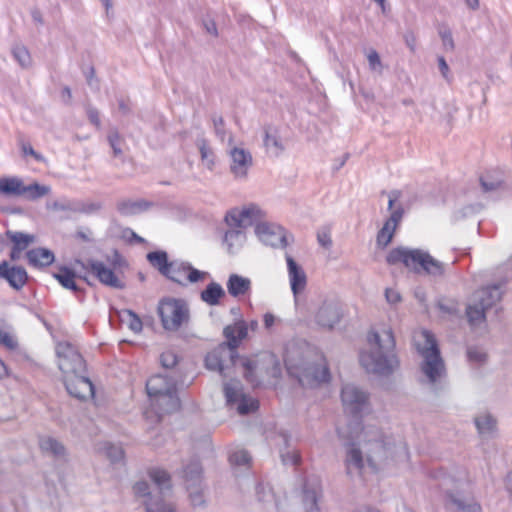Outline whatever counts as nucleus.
I'll list each match as a JSON object with an SVG mask.
<instances>
[{"instance_id":"f257e3e1","label":"nucleus","mask_w":512,"mask_h":512,"mask_svg":"<svg viewBox=\"0 0 512 512\" xmlns=\"http://www.w3.org/2000/svg\"><path fill=\"white\" fill-rule=\"evenodd\" d=\"M371 346L369 352L360 354V363L369 372L380 376H389L399 367L395 353V338L391 328L371 330L367 337Z\"/></svg>"},{"instance_id":"f03ea898","label":"nucleus","mask_w":512,"mask_h":512,"mask_svg":"<svg viewBox=\"0 0 512 512\" xmlns=\"http://www.w3.org/2000/svg\"><path fill=\"white\" fill-rule=\"evenodd\" d=\"M311 351L307 347L289 344L285 348L284 364L288 374L297 379L301 386L314 387L330 380L329 368L320 356L310 360Z\"/></svg>"},{"instance_id":"7ed1b4c3","label":"nucleus","mask_w":512,"mask_h":512,"mask_svg":"<svg viewBox=\"0 0 512 512\" xmlns=\"http://www.w3.org/2000/svg\"><path fill=\"white\" fill-rule=\"evenodd\" d=\"M415 343L417 351L422 357L420 369L425 377V382L434 391H437L446 377V367L435 336L424 329L415 336Z\"/></svg>"},{"instance_id":"20e7f679","label":"nucleus","mask_w":512,"mask_h":512,"mask_svg":"<svg viewBox=\"0 0 512 512\" xmlns=\"http://www.w3.org/2000/svg\"><path fill=\"white\" fill-rule=\"evenodd\" d=\"M389 265L403 264L415 273H425L432 277L443 276L452 264L441 262L421 249L396 247L386 256Z\"/></svg>"},{"instance_id":"39448f33","label":"nucleus","mask_w":512,"mask_h":512,"mask_svg":"<svg viewBox=\"0 0 512 512\" xmlns=\"http://www.w3.org/2000/svg\"><path fill=\"white\" fill-rule=\"evenodd\" d=\"M341 400L346 413L353 417L348 427H337L338 436L353 441L359 436L361 428V414L368 407L369 395L354 384H346L341 390Z\"/></svg>"},{"instance_id":"423d86ee","label":"nucleus","mask_w":512,"mask_h":512,"mask_svg":"<svg viewBox=\"0 0 512 512\" xmlns=\"http://www.w3.org/2000/svg\"><path fill=\"white\" fill-rule=\"evenodd\" d=\"M149 476L156 485L158 494H151L146 481L136 482L133 486L134 493L137 496L147 497L144 501L146 512H175L174 505L164 499L165 492L171 489V479L168 472L155 468L150 470Z\"/></svg>"},{"instance_id":"0eeeda50","label":"nucleus","mask_w":512,"mask_h":512,"mask_svg":"<svg viewBox=\"0 0 512 512\" xmlns=\"http://www.w3.org/2000/svg\"><path fill=\"white\" fill-rule=\"evenodd\" d=\"M232 328H224L223 334L227 340L209 352L205 357V366L208 370L217 371L226 376V370L230 369L238 359L237 341L232 336Z\"/></svg>"},{"instance_id":"6e6552de","label":"nucleus","mask_w":512,"mask_h":512,"mask_svg":"<svg viewBox=\"0 0 512 512\" xmlns=\"http://www.w3.org/2000/svg\"><path fill=\"white\" fill-rule=\"evenodd\" d=\"M158 314L163 328L167 331H177L190 320L189 307L182 299H162L158 305Z\"/></svg>"},{"instance_id":"1a4fd4ad","label":"nucleus","mask_w":512,"mask_h":512,"mask_svg":"<svg viewBox=\"0 0 512 512\" xmlns=\"http://www.w3.org/2000/svg\"><path fill=\"white\" fill-rule=\"evenodd\" d=\"M58 368L66 376L86 372V364L78 350L69 342H60L56 346Z\"/></svg>"},{"instance_id":"9d476101","label":"nucleus","mask_w":512,"mask_h":512,"mask_svg":"<svg viewBox=\"0 0 512 512\" xmlns=\"http://www.w3.org/2000/svg\"><path fill=\"white\" fill-rule=\"evenodd\" d=\"M388 196V210L391 211V214L377 233V244L383 247L387 246L392 241L394 233L404 216L403 206L401 204L395 206V202L400 197V191H391Z\"/></svg>"},{"instance_id":"9b49d317","label":"nucleus","mask_w":512,"mask_h":512,"mask_svg":"<svg viewBox=\"0 0 512 512\" xmlns=\"http://www.w3.org/2000/svg\"><path fill=\"white\" fill-rule=\"evenodd\" d=\"M183 478L193 507H204L202 490V467L198 460H192L183 470Z\"/></svg>"},{"instance_id":"f8f14e48","label":"nucleus","mask_w":512,"mask_h":512,"mask_svg":"<svg viewBox=\"0 0 512 512\" xmlns=\"http://www.w3.org/2000/svg\"><path fill=\"white\" fill-rule=\"evenodd\" d=\"M373 438L365 440L366 460L369 466L377 469V463L382 462L389 457H393L395 446L390 441H386L379 430L371 431Z\"/></svg>"},{"instance_id":"ddd939ff","label":"nucleus","mask_w":512,"mask_h":512,"mask_svg":"<svg viewBox=\"0 0 512 512\" xmlns=\"http://www.w3.org/2000/svg\"><path fill=\"white\" fill-rule=\"evenodd\" d=\"M227 153L230 159L229 169L237 180H245L253 165V157L249 150L233 145L232 136L228 140Z\"/></svg>"},{"instance_id":"4468645a","label":"nucleus","mask_w":512,"mask_h":512,"mask_svg":"<svg viewBox=\"0 0 512 512\" xmlns=\"http://www.w3.org/2000/svg\"><path fill=\"white\" fill-rule=\"evenodd\" d=\"M255 233L262 243L274 248H286L293 240L283 227L265 222L256 225Z\"/></svg>"},{"instance_id":"2eb2a0df","label":"nucleus","mask_w":512,"mask_h":512,"mask_svg":"<svg viewBox=\"0 0 512 512\" xmlns=\"http://www.w3.org/2000/svg\"><path fill=\"white\" fill-rule=\"evenodd\" d=\"M445 506L454 512H482L480 503L459 486L455 490L445 491Z\"/></svg>"},{"instance_id":"dca6fc26","label":"nucleus","mask_w":512,"mask_h":512,"mask_svg":"<svg viewBox=\"0 0 512 512\" xmlns=\"http://www.w3.org/2000/svg\"><path fill=\"white\" fill-rule=\"evenodd\" d=\"M206 275V272L194 268L188 262L174 260L170 261L169 272H167L165 277L175 283L185 285V281L196 283L202 280Z\"/></svg>"},{"instance_id":"f3484780","label":"nucleus","mask_w":512,"mask_h":512,"mask_svg":"<svg viewBox=\"0 0 512 512\" xmlns=\"http://www.w3.org/2000/svg\"><path fill=\"white\" fill-rule=\"evenodd\" d=\"M315 322L323 329L332 330L341 320L340 304L335 299H326L315 313Z\"/></svg>"},{"instance_id":"a211bd4d","label":"nucleus","mask_w":512,"mask_h":512,"mask_svg":"<svg viewBox=\"0 0 512 512\" xmlns=\"http://www.w3.org/2000/svg\"><path fill=\"white\" fill-rule=\"evenodd\" d=\"M64 386L68 394L78 400H87L94 396V385L84 373H78L63 378Z\"/></svg>"},{"instance_id":"6ab92c4d","label":"nucleus","mask_w":512,"mask_h":512,"mask_svg":"<svg viewBox=\"0 0 512 512\" xmlns=\"http://www.w3.org/2000/svg\"><path fill=\"white\" fill-rule=\"evenodd\" d=\"M509 281V277L498 281L497 283L489 284L473 294V301L481 304L489 310L497 303L500 302L505 292V286Z\"/></svg>"},{"instance_id":"aec40b11","label":"nucleus","mask_w":512,"mask_h":512,"mask_svg":"<svg viewBox=\"0 0 512 512\" xmlns=\"http://www.w3.org/2000/svg\"><path fill=\"white\" fill-rule=\"evenodd\" d=\"M177 379L169 372L150 377L146 382V391L150 398L160 394L177 391Z\"/></svg>"},{"instance_id":"412c9836","label":"nucleus","mask_w":512,"mask_h":512,"mask_svg":"<svg viewBox=\"0 0 512 512\" xmlns=\"http://www.w3.org/2000/svg\"><path fill=\"white\" fill-rule=\"evenodd\" d=\"M260 214V209L251 205L241 211L236 209L229 211L225 216V222L230 227L243 228L252 225L254 221L260 218Z\"/></svg>"},{"instance_id":"4be33fe9","label":"nucleus","mask_w":512,"mask_h":512,"mask_svg":"<svg viewBox=\"0 0 512 512\" xmlns=\"http://www.w3.org/2000/svg\"><path fill=\"white\" fill-rule=\"evenodd\" d=\"M87 264L90 271L102 284L117 289L124 288V284L118 279L113 270L106 267L103 262L89 260Z\"/></svg>"},{"instance_id":"5701e85b","label":"nucleus","mask_w":512,"mask_h":512,"mask_svg":"<svg viewBox=\"0 0 512 512\" xmlns=\"http://www.w3.org/2000/svg\"><path fill=\"white\" fill-rule=\"evenodd\" d=\"M0 278L5 279L15 290H20L26 284L28 275L23 267H10L7 261H2L0 263Z\"/></svg>"},{"instance_id":"b1692460","label":"nucleus","mask_w":512,"mask_h":512,"mask_svg":"<svg viewBox=\"0 0 512 512\" xmlns=\"http://www.w3.org/2000/svg\"><path fill=\"white\" fill-rule=\"evenodd\" d=\"M150 400L155 413L159 417L164 414L173 413L180 408V399L177 395V391L167 394H160L150 398Z\"/></svg>"},{"instance_id":"393cba45","label":"nucleus","mask_w":512,"mask_h":512,"mask_svg":"<svg viewBox=\"0 0 512 512\" xmlns=\"http://www.w3.org/2000/svg\"><path fill=\"white\" fill-rule=\"evenodd\" d=\"M474 424L481 439L489 440L497 435V420L489 412H481L474 417Z\"/></svg>"},{"instance_id":"a878e982","label":"nucleus","mask_w":512,"mask_h":512,"mask_svg":"<svg viewBox=\"0 0 512 512\" xmlns=\"http://www.w3.org/2000/svg\"><path fill=\"white\" fill-rule=\"evenodd\" d=\"M291 290L294 295L304 290L306 286V274L302 267L288 253L285 254Z\"/></svg>"},{"instance_id":"bb28decb","label":"nucleus","mask_w":512,"mask_h":512,"mask_svg":"<svg viewBox=\"0 0 512 512\" xmlns=\"http://www.w3.org/2000/svg\"><path fill=\"white\" fill-rule=\"evenodd\" d=\"M346 445V472L350 476L361 475L362 469L364 467L362 451L358 447H356V445L353 442L347 443Z\"/></svg>"},{"instance_id":"cd10ccee","label":"nucleus","mask_w":512,"mask_h":512,"mask_svg":"<svg viewBox=\"0 0 512 512\" xmlns=\"http://www.w3.org/2000/svg\"><path fill=\"white\" fill-rule=\"evenodd\" d=\"M26 258L29 265L35 268L50 266L54 260V253L47 248H34L26 252Z\"/></svg>"},{"instance_id":"c85d7f7f","label":"nucleus","mask_w":512,"mask_h":512,"mask_svg":"<svg viewBox=\"0 0 512 512\" xmlns=\"http://www.w3.org/2000/svg\"><path fill=\"white\" fill-rule=\"evenodd\" d=\"M321 489L316 484L305 482L303 485L302 502L306 512H320L318 500Z\"/></svg>"},{"instance_id":"c756f323","label":"nucleus","mask_w":512,"mask_h":512,"mask_svg":"<svg viewBox=\"0 0 512 512\" xmlns=\"http://www.w3.org/2000/svg\"><path fill=\"white\" fill-rule=\"evenodd\" d=\"M53 277L61 284L65 289L73 291L76 295L82 293V289L76 284L75 272L67 266H61L58 272L53 273Z\"/></svg>"},{"instance_id":"7c9ffc66","label":"nucleus","mask_w":512,"mask_h":512,"mask_svg":"<svg viewBox=\"0 0 512 512\" xmlns=\"http://www.w3.org/2000/svg\"><path fill=\"white\" fill-rule=\"evenodd\" d=\"M251 289V281L249 278L238 274H231L227 281L228 293L233 297H239L248 293Z\"/></svg>"},{"instance_id":"2f4dec72","label":"nucleus","mask_w":512,"mask_h":512,"mask_svg":"<svg viewBox=\"0 0 512 512\" xmlns=\"http://www.w3.org/2000/svg\"><path fill=\"white\" fill-rule=\"evenodd\" d=\"M256 493L259 501L269 502L273 505L276 512H288L287 499H277L270 489H265L262 484H258L256 487Z\"/></svg>"},{"instance_id":"473e14b6","label":"nucleus","mask_w":512,"mask_h":512,"mask_svg":"<svg viewBox=\"0 0 512 512\" xmlns=\"http://www.w3.org/2000/svg\"><path fill=\"white\" fill-rule=\"evenodd\" d=\"M231 228L232 229L226 231L223 241L227 246V251L233 254L243 246L246 236L241 228Z\"/></svg>"},{"instance_id":"72a5a7b5","label":"nucleus","mask_w":512,"mask_h":512,"mask_svg":"<svg viewBox=\"0 0 512 512\" xmlns=\"http://www.w3.org/2000/svg\"><path fill=\"white\" fill-rule=\"evenodd\" d=\"M39 445L44 453H48L55 458L61 459L65 457L66 449L64 445L57 439L50 436H43L39 439Z\"/></svg>"},{"instance_id":"f704fd0d","label":"nucleus","mask_w":512,"mask_h":512,"mask_svg":"<svg viewBox=\"0 0 512 512\" xmlns=\"http://www.w3.org/2000/svg\"><path fill=\"white\" fill-rule=\"evenodd\" d=\"M223 392L226 403L230 406L238 403L244 396L243 385L239 380L232 379L224 383Z\"/></svg>"},{"instance_id":"c9c22d12","label":"nucleus","mask_w":512,"mask_h":512,"mask_svg":"<svg viewBox=\"0 0 512 512\" xmlns=\"http://www.w3.org/2000/svg\"><path fill=\"white\" fill-rule=\"evenodd\" d=\"M224 296V289L216 282L209 283L200 294L201 300L211 306L218 305Z\"/></svg>"},{"instance_id":"e433bc0d","label":"nucleus","mask_w":512,"mask_h":512,"mask_svg":"<svg viewBox=\"0 0 512 512\" xmlns=\"http://www.w3.org/2000/svg\"><path fill=\"white\" fill-rule=\"evenodd\" d=\"M150 206H151V204L144 200H137V201L123 200V201L118 202L117 209L122 215L129 216V215H135L142 211H145Z\"/></svg>"},{"instance_id":"4c0bfd02","label":"nucleus","mask_w":512,"mask_h":512,"mask_svg":"<svg viewBox=\"0 0 512 512\" xmlns=\"http://www.w3.org/2000/svg\"><path fill=\"white\" fill-rule=\"evenodd\" d=\"M7 238L13 243L17 250H26L29 245L35 242V236L20 231H6Z\"/></svg>"},{"instance_id":"58836bf2","label":"nucleus","mask_w":512,"mask_h":512,"mask_svg":"<svg viewBox=\"0 0 512 512\" xmlns=\"http://www.w3.org/2000/svg\"><path fill=\"white\" fill-rule=\"evenodd\" d=\"M147 260L156 268L163 276L169 272L170 262L165 251H153L147 254Z\"/></svg>"},{"instance_id":"ea45409f","label":"nucleus","mask_w":512,"mask_h":512,"mask_svg":"<svg viewBox=\"0 0 512 512\" xmlns=\"http://www.w3.org/2000/svg\"><path fill=\"white\" fill-rule=\"evenodd\" d=\"M486 311L488 310L484 308V306L475 301L468 305L466 308V316L470 325L474 326L483 322L486 317Z\"/></svg>"},{"instance_id":"a19ab883","label":"nucleus","mask_w":512,"mask_h":512,"mask_svg":"<svg viewBox=\"0 0 512 512\" xmlns=\"http://www.w3.org/2000/svg\"><path fill=\"white\" fill-rule=\"evenodd\" d=\"M23 183L18 178L0 179V193L6 195H22Z\"/></svg>"},{"instance_id":"79ce46f5","label":"nucleus","mask_w":512,"mask_h":512,"mask_svg":"<svg viewBox=\"0 0 512 512\" xmlns=\"http://www.w3.org/2000/svg\"><path fill=\"white\" fill-rule=\"evenodd\" d=\"M264 146L275 156H278L284 150L279 137L276 133H271L269 128H265L264 131Z\"/></svg>"},{"instance_id":"37998d69","label":"nucleus","mask_w":512,"mask_h":512,"mask_svg":"<svg viewBox=\"0 0 512 512\" xmlns=\"http://www.w3.org/2000/svg\"><path fill=\"white\" fill-rule=\"evenodd\" d=\"M197 146L200 151L202 163L209 170H212L215 166V154H214L213 150L209 147V145L205 139L198 140Z\"/></svg>"},{"instance_id":"c03bdc74","label":"nucleus","mask_w":512,"mask_h":512,"mask_svg":"<svg viewBox=\"0 0 512 512\" xmlns=\"http://www.w3.org/2000/svg\"><path fill=\"white\" fill-rule=\"evenodd\" d=\"M50 192V187L46 185H40L38 183H33L28 186H24L22 188V195H27V197L31 200H36L41 197L46 196Z\"/></svg>"},{"instance_id":"a18cd8bd","label":"nucleus","mask_w":512,"mask_h":512,"mask_svg":"<svg viewBox=\"0 0 512 512\" xmlns=\"http://www.w3.org/2000/svg\"><path fill=\"white\" fill-rule=\"evenodd\" d=\"M229 462L232 466L248 467L251 462V456L245 449H236L229 456Z\"/></svg>"},{"instance_id":"49530a36","label":"nucleus","mask_w":512,"mask_h":512,"mask_svg":"<svg viewBox=\"0 0 512 512\" xmlns=\"http://www.w3.org/2000/svg\"><path fill=\"white\" fill-rule=\"evenodd\" d=\"M12 55L22 68H29L31 66V56L28 49L25 46H14L12 49Z\"/></svg>"},{"instance_id":"de8ad7c7","label":"nucleus","mask_w":512,"mask_h":512,"mask_svg":"<svg viewBox=\"0 0 512 512\" xmlns=\"http://www.w3.org/2000/svg\"><path fill=\"white\" fill-rule=\"evenodd\" d=\"M258 406L259 405L257 400L244 394V396L238 402L237 411L241 415H247L256 411Z\"/></svg>"},{"instance_id":"09e8293b","label":"nucleus","mask_w":512,"mask_h":512,"mask_svg":"<svg viewBox=\"0 0 512 512\" xmlns=\"http://www.w3.org/2000/svg\"><path fill=\"white\" fill-rule=\"evenodd\" d=\"M108 143L113 151L115 157L122 155V143L123 140L117 130H112L107 136Z\"/></svg>"},{"instance_id":"8fccbe9b","label":"nucleus","mask_w":512,"mask_h":512,"mask_svg":"<svg viewBox=\"0 0 512 512\" xmlns=\"http://www.w3.org/2000/svg\"><path fill=\"white\" fill-rule=\"evenodd\" d=\"M225 328H232V336L234 340L237 341V347L241 343V341L246 338L248 332L247 323L243 320L234 323L233 325H228Z\"/></svg>"},{"instance_id":"3c124183","label":"nucleus","mask_w":512,"mask_h":512,"mask_svg":"<svg viewBox=\"0 0 512 512\" xmlns=\"http://www.w3.org/2000/svg\"><path fill=\"white\" fill-rule=\"evenodd\" d=\"M481 209V205L480 204H469V205H466L464 207H462L461 209H458V210H455L454 213H453V219L455 221H459V220H462L466 217H469L477 212H479Z\"/></svg>"},{"instance_id":"603ef678","label":"nucleus","mask_w":512,"mask_h":512,"mask_svg":"<svg viewBox=\"0 0 512 512\" xmlns=\"http://www.w3.org/2000/svg\"><path fill=\"white\" fill-rule=\"evenodd\" d=\"M483 191L490 192L498 189L503 181L500 178H493L490 174H485L480 178Z\"/></svg>"},{"instance_id":"864d4df0","label":"nucleus","mask_w":512,"mask_h":512,"mask_svg":"<svg viewBox=\"0 0 512 512\" xmlns=\"http://www.w3.org/2000/svg\"><path fill=\"white\" fill-rule=\"evenodd\" d=\"M467 358L469 362L481 365L486 361L487 355L482 349L472 346L467 349Z\"/></svg>"},{"instance_id":"5fc2aeb1","label":"nucleus","mask_w":512,"mask_h":512,"mask_svg":"<svg viewBox=\"0 0 512 512\" xmlns=\"http://www.w3.org/2000/svg\"><path fill=\"white\" fill-rule=\"evenodd\" d=\"M242 365L244 367L245 379L252 385H257L259 383V381L254 375V372L257 368L256 362L252 361V360H245V361H243Z\"/></svg>"},{"instance_id":"6e6d98bb","label":"nucleus","mask_w":512,"mask_h":512,"mask_svg":"<svg viewBox=\"0 0 512 512\" xmlns=\"http://www.w3.org/2000/svg\"><path fill=\"white\" fill-rule=\"evenodd\" d=\"M367 60L371 71L378 72L379 74L382 73L383 64L376 50L372 49L369 51L367 55Z\"/></svg>"},{"instance_id":"4d7b16f0","label":"nucleus","mask_w":512,"mask_h":512,"mask_svg":"<svg viewBox=\"0 0 512 512\" xmlns=\"http://www.w3.org/2000/svg\"><path fill=\"white\" fill-rule=\"evenodd\" d=\"M0 344L10 350L17 348L18 346V342L14 335L2 328H0Z\"/></svg>"},{"instance_id":"13d9d810","label":"nucleus","mask_w":512,"mask_h":512,"mask_svg":"<svg viewBox=\"0 0 512 512\" xmlns=\"http://www.w3.org/2000/svg\"><path fill=\"white\" fill-rule=\"evenodd\" d=\"M106 455L111 460V462L116 463L119 462L124 455L123 449L115 444H107L105 447Z\"/></svg>"},{"instance_id":"bf43d9fd","label":"nucleus","mask_w":512,"mask_h":512,"mask_svg":"<svg viewBox=\"0 0 512 512\" xmlns=\"http://www.w3.org/2000/svg\"><path fill=\"white\" fill-rule=\"evenodd\" d=\"M439 36L442 40V43H443V46H444V49L447 50V51H453L454 48H455V45H454V40H453V37H452V33H451V30L449 28H441L439 30Z\"/></svg>"},{"instance_id":"052dcab7","label":"nucleus","mask_w":512,"mask_h":512,"mask_svg":"<svg viewBox=\"0 0 512 512\" xmlns=\"http://www.w3.org/2000/svg\"><path fill=\"white\" fill-rule=\"evenodd\" d=\"M125 314L128 317L129 328L135 333L141 332L142 331V321L139 318V316L131 310H126Z\"/></svg>"},{"instance_id":"680f3d73","label":"nucleus","mask_w":512,"mask_h":512,"mask_svg":"<svg viewBox=\"0 0 512 512\" xmlns=\"http://www.w3.org/2000/svg\"><path fill=\"white\" fill-rule=\"evenodd\" d=\"M160 362L164 368L170 369V368H173L177 364L178 357L172 351H165L160 356Z\"/></svg>"},{"instance_id":"e2e57ef3","label":"nucleus","mask_w":512,"mask_h":512,"mask_svg":"<svg viewBox=\"0 0 512 512\" xmlns=\"http://www.w3.org/2000/svg\"><path fill=\"white\" fill-rule=\"evenodd\" d=\"M213 127L215 134L223 141L225 138L226 130H225V121L222 116L214 115L212 117Z\"/></svg>"},{"instance_id":"0e129e2a","label":"nucleus","mask_w":512,"mask_h":512,"mask_svg":"<svg viewBox=\"0 0 512 512\" xmlns=\"http://www.w3.org/2000/svg\"><path fill=\"white\" fill-rule=\"evenodd\" d=\"M317 241L319 245L326 249H329L332 246L330 230L327 228L319 230L317 233Z\"/></svg>"},{"instance_id":"69168bd1","label":"nucleus","mask_w":512,"mask_h":512,"mask_svg":"<svg viewBox=\"0 0 512 512\" xmlns=\"http://www.w3.org/2000/svg\"><path fill=\"white\" fill-rule=\"evenodd\" d=\"M284 465H298L301 461L300 454L297 451H287L281 454Z\"/></svg>"},{"instance_id":"338daca9","label":"nucleus","mask_w":512,"mask_h":512,"mask_svg":"<svg viewBox=\"0 0 512 512\" xmlns=\"http://www.w3.org/2000/svg\"><path fill=\"white\" fill-rule=\"evenodd\" d=\"M86 114L90 123H92L96 128L101 127L100 114L95 107L88 106L86 109Z\"/></svg>"},{"instance_id":"774afa93","label":"nucleus","mask_w":512,"mask_h":512,"mask_svg":"<svg viewBox=\"0 0 512 512\" xmlns=\"http://www.w3.org/2000/svg\"><path fill=\"white\" fill-rule=\"evenodd\" d=\"M385 297L388 303L390 304H397L401 301V295L400 293L392 288H387L385 290Z\"/></svg>"}]
</instances>
